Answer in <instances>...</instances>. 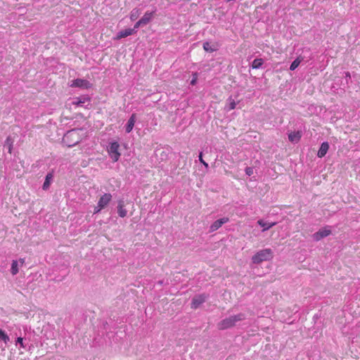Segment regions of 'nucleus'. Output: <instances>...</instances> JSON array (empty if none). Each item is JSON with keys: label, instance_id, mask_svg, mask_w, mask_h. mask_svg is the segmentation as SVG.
Masks as SVG:
<instances>
[{"label": "nucleus", "instance_id": "nucleus-1", "mask_svg": "<svg viewBox=\"0 0 360 360\" xmlns=\"http://www.w3.org/2000/svg\"><path fill=\"white\" fill-rule=\"evenodd\" d=\"M245 319V316L242 313L231 316L219 321L217 323V328L222 330L232 328L235 326L238 322L241 321Z\"/></svg>", "mask_w": 360, "mask_h": 360}, {"label": "nucleus", "instance_id": "nucleus-2", "mask_svg": "<svg viewBox=\"0 0 360 360\" xmlns=\"http://www.w3.org/2000/svg\"><path fill=\"white\" fill-rule=\"evenodd\" d=\"M274 257L271 249L266 248L256 252L252 257L254 264H260L264 261L271 260Z\"/></svg>", "mask_w": 360, "mask_h": 360}, {"label": "nucleus", "instance_id": "nucleus-3", "mask_svg": "<svg viewBox=\"0 0 360 360\" xmlns=\"http://www.w3.org/2000/svg\"><path fill=\"white\" fill-rule=\"evenodd\" d=\"M70 86L72 88L78 87L83 89H88L92 86V84L86 79L78 78L72 80Z\"/></svg>", "mask_w": 360, "mask_h": 360}, {"label": "nucleus", "instance_id": "nucleus-4", "mask_svg": "<svg viewBox=\"0 0 360 360\" xmlns=\"http://www.w3.org/2000/svg\"><path fill=\"white\" fill-rule=\"evenodd\" d=\"M119 148L120 145L117 142H113L110 144L108 153L110 155V157L112 159L113 162H117L120 157Z\"/></svg>", "mask_w": 360, "mask_h": 360}, {"label": "nucleus", "instance_id": "nucleus-5", "mask_svg": "<svg viewBox=\"0 0 360 360\" xmlns=\"http://www.w3.org/2000/svg\"><path fill=\"white\" fill-rule=\"evenodd\" d=\"M229 221L228 217H224L216 220L213 222L210 227V232H214L218 230L223 224L227 223Z\"/></svg>", "mask_w": 360, "mask_h": 360}, {"label": "nucleus", "instance_id": "nucleus-6", "mask_svg": "<svg viewBox=\"0 0 360 360\" xmlns=\"http://www.w3.org/2000/svg\"><path fill=\"white\" fill-rule=\"evenodd\" d=\"M206 296L204 295H199L197 296H195L192 299L191 302V308L196 309L200 307V304H202L203 302H205Z\"/></svg>", "mask_w": 360, "mask_h": 360}, {"label": "nucleus", "instance_id": "nucleus-7", "mask_svg": "<svg viewBox=\"0 0 360 360\" xmlns=\"http://www.w3.org/2000/svg\"><path fill=\"white\" fill-rule=\"evenodd\" d=\"M112 200L110 193H104L98 200V205L99 207L105 208Z\"/></svg>", "mask_w": 360, "mask_h": 360}, {"label": "nucleus", "instance_id": "nucleus-8", "mask_svg": "<svg viewBox=\"0 0 360 360\" xmlns=\"http://www.w3.org/2000/svg\"><path fill=\"white\" fill-rule=\"evenodd\" d=\"M134 33H135L134 29H131V28L125 29L124 30L119 32L117 33V34L116 35V37H114V39L120 40L122 38H125L128 36H130V35L133 34Z\"/></svg>", "mask_w": 360, "mask_h": 360}, {"label": "nucleus", "instance_id": "nucleus-9", "mask_svg": "<svg viewBox=\"0 0 360 360\" xmlns=\"http://www.w3.org/2000/svg\"><path fill=\"white\" fill-rule=\"evenodd\" d=\"M328 149H329L328 143V142L322 143L321 145V147L317 153V156L321 158L324 157L326 155Z\"/></svg>", "mask_w": 360, "mask_h": 360}, {"label": "nucleus", "instance_id": "nucleus-10", "mask_svg": "<svg viewBox=\"0 0 360 360\" xmlns=\"http://www.w3.org/2000/svg\"><path fill=\"white\" fill-rule=\"evenodd\" d=\"M331 233V231L329 229H321L314 234V238L316 240H319L323 238L329 236Z\"/></svg>", "mask_w": 360, "mask_h": 360}, {"label": "nucleus", "instance_id": "nucleus-11", "mask_svg": "<svg viewBox=\"0 0 360 360\" xmlns=\"http://www.w3.org/2000/svg\"><path fill=\"white\" fill-rule=\"evenodd\" d=\"M117 213L118 215L122 218L125 217L127 214V210L125 209L124 203L122 200L118 202Z\"/></svg>", "mask_w": 360, "mask_h": 360}, {"label": "nucleus", "instance_id": "nucleus-12", "mask_svg": "<svg viewBox=\"0 0 360 360\" xmlns=\"http://www.w3.org/2000/svg\"><path fill=\"white\" fill-rule=\"evenodd\" d=\"M77 135V132L75 131V130H72V131H68L64 136L63 138V140L64 141L67 142L68 144V146L70 147V146H75L77 143H78V141H76L74 143H69L68 141L70 139H72L75 136Z\"/></svg>", "mask_w": 360, "mask_h": 360}, {"label": "nucleus", "instance_id": "nucleus-13", "mask_svg": "<svg viewBox=\"0 0 360 360\" xmlns=\"http://www.w3.org/2000/svg\"><path fill=\"white\" fill-rule=\"evenodd\" d=\"M302 137V133L300 131H293L289 134L288 139L290 142L297 143Z\"/></svg>", "mask_w": 360, "mask_h": 360}, {"label": "nucleus", "instance_id": "nucleus-14", "mask_svg": "<svg viewBox=\"0 0 360 360\" xmlns=\"http://www.w3.org/2000/svg\"><path fill=\"white\" fill-rule=\"evenodd\" d=\"M257 224L263 228L262 231L264 232L274 226L276 222H265L264 220L259 219L257 221Z\"/></svg>", "mask_w": 360, "mask_h": 360}, {"label": "nucleus", "instance_id": "nucleus-15", "mask_svg": "<svg viewBox=\"0 0 360 360\" xmlns=\"http://www.w3.org/2000/svg\"><path fill=\"white\" fill-rule=\"evenodd\" d=\"M135 122H136V115L132 114L131 116L130 117V118L129 119L127 126H126V132L127 133H130L132 131L134 124H135Z\"/></svg>", "mask_w": 360, "mask_h": 360}, {"label": "nucleus", "instance_id": "nucleus-16", "mask_svg": "<svg viewBox=\"0 0 360 360\" xmlns=\"http://www.w3.org/2000/svg\"><path fill=\"white\" fill-rule=\"evenodd\" d=\"M203 49L205 51L212 53L218 49V45L212 44L211 43L206 41L203 44Z\"/></svg>", "mask_w": 360, "mask_h": 360}, {"label": "nucleus", "instance_id": "nucleus-17", "mask_svg": "<svg viewBox=\"0 0 360 360\" xmlns=\"http://www.w3.org/2000/svg\"><path fill=\"white\" fill-rule=\"evenodd\" d=\"M153 16V12L146 11L141 18V20L143 22L144 25H147L151 20Z\"/></svg>", "mask_w": 360, "mask_h": 360}, {"label": "nucleus", "instance_id": "nucleus-18", "mask_svg": "<svg viewBox=\"0 0 360 360\" xmlns=\"http://www.w3.org/2000/svg\"><path fill=\"white\" fill-rule=\"evenodd\" d=\"M11 272L13 276L16 275L19 272L18 262L17 260H13L11 264Z\"/></svg>", "mask_w": 360, "mask_h": 360}, {"label": "nucleus", "instance_id": "nucleus-19", "mask_svg": "<svg viewBox=\"0 0 360 360\" xmlns=\"http://www.w3.org/2000/svg\"><path fill=\"white\" fill-rule=\"evenodd\" d=\"M263 63H264L263 59L256 58L252 61V68L253 69H258L262 65Z\"/></svg>", "mask_w": 360, "mask_h": 360}, {"label": "nucleus", "instance_id": "nucleus-20", "mask_svg": "<svg viewBox=\"0 0 360 360\" xmlns=\"http://www.w3.org/2000/svg\"><path fill=\"white\" fill-rule=\"evenodd\" d=\"M302 58L301 57H297L290 65V70H295L301 63Z\"/></svg>", "mask_w": 360, "mask_h": 360}, {"label": "nucleus", "instance_id": "nucleus-21", "mask_svg": "<svg viewBox=\"0 0 360 360\" xmlns=\"http://www.w3.org/2000/svg\"><path fill=\"white\" fill-rule=\"evenodd\" d=\"M141 12L140 10L138 8H134L131 13H130V19L131 20H135L138 18V17L140 15Z\"/></svg>", "mask_w": 360, "mask_h": 360}, {"label": "nucleus", "instance_id": "nucleus-22", "mask_svg": "<svg viewBox=\"0 0 360 360\" xmlns=\"http://www.w3.org/2000/svg\"><path fill=\"white\" fill-rule=\"evenodd\" d=\"M3 341L5 344H7L9 341V337L8 335L1 329H0V341Z\"/></svg>", "mask_w": 360, "mask_h": 360}, {"label": "nucleus", "instance_id": "nucleus-23", "mask_svg": "<svg viewBox=\"0 0 360 360\" xmlns=\"http://www.w3.org/2000/svg\"><path fill=\"white\" fill-rule=\"evenodd\" d=\"M13 142V141L10 136L7 137V139L6 140V145L8 146V153H12Z\"/></svg>", "mask_w": 360, "mask_h": 360}, {"label": "nucleus", "instance_id": "nucleus-24", "mask_svg": "<svg viewBox=\"0 0 360 360\" xmlns=\"http://www.w3.org/2000/svg\"><path fill=\"white\" fill-rule=\"evenodd\" d=\"M85 101H89V98H84L83 99L77 98V101H73L72 104L77 106L82 105L83 103H85Z\"/></svg>", "mask_w": 360, "mask_h": 360}, {"label": "nucleus", "instance_id": "nucleus-25", "mask_svg": "<svg viewBox=\"0 0 360 360\" xmlns=\"http://www.w3.org/2000/svg\"><path fill=\"white\" fill-rule=\"evenodd\" d=\"M52 177V175L51 174H48L46 177V179H45V181L43 184V188L44 190L47 189L49 187V185H50V181H49V179Z\"/></svg>", "mask_w": 360, "mask_h": 360}, {"label": "nucleus", "instance_id": "nucleus-26", "mask_svg": "<svg viewBox=\"0 0 360 360\" xmlns=\"http://www.w3.org/2000/svg\"><path fill=\"white\" fill-rule=\"evenodd\" d=\"M193 79H191V84L194 86L197 83V81H198V73L197 72H193Z\"/></svg>", "mask_w": 360, "mask_h": 360}, {"label": "nucleus", "instance_id": "nucleus-27", "mask_svg": "<svg viewBox=\"0 0 360 360\" xmlns=\"http://www.w3.org/2000/svg\"><path fill=\"white\" fill-rule=\"evenodd\" d=\"M141 25H144L143 22L141 20V19L139 20H138L135 25H134V27L133 29H134V31L135 32H136V30L138 29L140 26Z\"/></svg>", "mask_w": 360, "mask_h": 360}, {"label": "nucleus", "instance_id": "nucleus-28", "mask_svg": "<svg viewBox=\"0 0 360 360\" xmlns=\"http://www.w3.org/2000/svg\"><path fill=\"white\" fill-rule=\"evenodd\" d=\"M245 173L248 176H251L253 174V168L248 167L245 168Z\"/></svg>", "mask_w": 360, "mask_h": 360}, {"label": "nucleus", "instance_id": "nucleus-29", "mask_svg": "<svg viewBox=\"0 0 360 360\" xmlns=\"http://www.w3.org/2000/svg\"><path fill=\"white\" fill-rule=\"evenodd\" d=\"M199 160L200 162L205 166V167H208V164L204 161V160L202 159V153H200V155H199Z\"/></svg>", "mask_w": 360, "mask_h": 360}, {"label": "nucleus", "instance_id": "nucleus-30", "mask_svg": "<svg viewBox=\"0 0 360 360\" xmlns=\"http://www.w3.org/2000/svg\"><path fill=\"white\" fill-rule=\"evenodd\" d=\"M236 103L233 100H232L229 103V109L233 110L236 108Z\"/></svg>", "mask_w": 360, "mask_h": 360}, {"label": "nucleus", "instance_id": "nucleus-31", "mask_svg": "<svg viewBox=\"0 0 360 360\" xmlns=\"http://www.w3.org/2000/svg\"><path fill=\"white\" fill-rule=\"evenodd\" d=\"M16 342L17 343H19L22 347H25L23 345V339L22 338H18Z\"/></svg>", "mask_w": 360, "mask_h": 360}, {"label": "nucleus", "instance_id": "nucleus-32", "mask_svg": "<svg viewBox=\"0 0 360 360\" xmlns=\"http://www.w3.org/2000/svg\"><path fill=\"white\" fill-rule=\"evenodd\" d=\"M102 209H103V207H99V205L97 204V206H96L94 207V213H98Z\"/></svg>", "mask_w": 360, "mask_h": 360}, {"label": "nucleus", "instance_id": "nucleus-33", "mask_svg": "<svg viewBox=\"0 0 360 360\" xmlns=\"http://www.w3.org/2000/svg\"><path fill=\"white\" fill-rule=\"evenodd\" d=\"M25 259L24 258H20L19 259V262L20 263V265L22 266L24 264H25Z\"/></svg>", "mask_w": 360, "mask_h": 360}, {"label": "nucleus", "instance_id": "nucleus-34", "mask_svg": "<svg viewBox=\"0 0 360 360\" xmlns=\"http://www.w3.org/2000/svg\"><path fill=\"white\" fill-rule=\"evenodd\" d=\"M347 76L349 77V72L347 73Z\"/></svg>", "mask_w": 360, "mask_h": 360}]
</instances>
